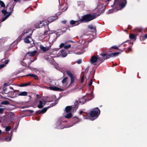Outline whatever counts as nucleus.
<instances>
[{
  "instance_id": "1",
  "label": "nucleus",
  "mask_w": 147,
  "mask_h": 147,
  "mask_svg": "<svg viewBox=\"0 0 147 147\" xmlns=\"http://www.w3.org/2000/svg\"><path fill=\"white\" fill-rule=\"evenodd\" d=\"M97 15L95 13L92 15L90 13L84 15L81 17V18L77 21H75L73 20H71L70 22V24L71 25H74L76 22L80 23H84L89 22L96 18Z\"/></svg>"
},
{
  "instance_id": "2",
  "label": "nucleus",
  "mask_w": 147,
  "mask_h": 147,
  "mask_svg": "<svg viewBox=\"0 0 147 147\" xmlns=\"http://www.w3.org/2000/svg\"><path fill=\"white\" fill-rule=\"evenodd\" d=\"M100 113V111L98 107H96L90 110L89 112L90 116L92 118V120L96 119Z\"/></svg>"
},
{
  "instance_id": "3",
  "label": "nucleus",
  "mask_w": 147,
  "mask_h": 147,
  "mask_svg": "<svg viewBox=\"0 0 147 147\" xmlns=\"http://www.w3.org/2000/svg\"><path fill=\"white\" fill-rule=\"evenodd\" d=\"M127 3L126 0H115L114 5L115 7L119 6L122 8L125 6Z\"/></svg>"
},
{
  "instance_id": "4",
  "label": "nucleus",
  "mask_w": 147,
  "mask_h": 147,
  "mask_svg": "<svg viewBox=\"0 0 147 147\" xmlns=\"http://www.w3.org/2000/svg\"><path fill=\"white\" fill-rule=\"evenodd\" d=\"M120 53V52L111 53H102L100 55L104 57V60H106L111 57L117 56Z\"/></svg>"
},
{
  "instance_id": "5",
  "label": "nucleus",
  "mask_w": 147,
  "mask_h": 147,
  "mask_svg": "<svg viewBox=\"0 0 147 147\" xmlns=\"http://www.w3.org/2000/svg\"><path fill=\"white\" fill-rule=\"evenodd\" d=\"M79 103L78 100H76L73 106H67L65 107V111L67 113L69 112L71 110H73V111L75 112L78 107Z\"/></svg>"
},
{
  "instance_id": "6",
  "label": "nucleus",
  "mask_w": 147,
  "mask_h": 147,
  "mask_svg": "<svg viewBox=\"0 0 147 147\" xmlns=\"http://www.w3.org/2000/svg\"><path fill=\"white\" fill-rule=\"evenodd\" d=\"M66 73L67 75L70 77L71 79V82L69 85V86H70L71 84L74 82L75 77L73 75V74L68 70L66 71Z\"/></svg>"
},
{
  "instance_id": "7",
  "label": "nucleus",
  "mask_w": 147,
  "mask_h": 147,
  "mask_svg": "<svg viewBox=\"0 0 147 147\" xmlns=\"http://www.w3.org/2000/svg\"><path fill=\"white\" fill-rule=\"evenodd\" d=\"M57 38V35L55 33H51L49 35V39L52 40V42H55Z\"/></svg>"
},
{
  "instance_id": "8",
  "label": "nucleus",
  "mask_w": 147,
  "mask_h": 147,
  "mask_svg": "<svg viewBox=\"0 0 147 147\" xmlns=\"http://www.w3.org/2000/svg\"><path fill=\"white\" fill-rule=\"evenodd\" d=\"M57 19L58 16L57 14H55L54 16L49 17L47 19V20L49 22L51 23Z\"/></svg>"
},
{
  "instance_id": "9",
  "label": "nucleus",
  "mask_w": 147,
  "mask_h": 147,
  "mask_svg": "<svg viewBox=\"0 0 147 147\" xmlns=\"http://www.w3.org/2000/svg\"><path fill=\"white\" fill-rule=\"evenodd\" d=\"M98 55L96 56L95 55H92L90 60V63L94 64V63L96 62L98 60Z\"/></svg>"
},
{
  "instance_id": "10",
  "label": "nucleus",
  "mask_w": 147,
  "mask_h": 147,
  "mask_svg": "<svg viewBox=\"0 0 147 147\" xmlns=\"http://www.w3.org/2000/svg\"><path fill=\"white\" fill-rule=\"evenodd\" d=\"M143 29L141 28H136L134 30V33L136 36H138L139 35L140 33H142Z\"/></svg>"
},
{
  "instance_id": "11",
  "label": "nucleus",
  "mask_w": 147,
  "mask_h": 147,
  "mask_svg": "<svg viewBox=\"0 0 147 147\" xmlns=\"http://www.w3.org/2000/svg\"><path fill=\"white\" fill-rule=\"evenodd\" d=\"M49 88L50 90L54 91H61L63 90V89L56 86H50Z\"/></svg>"
},
{
  "instance_id": "12",
  "label": "nucleus",
  "mask_w": 147,
  "mask_h": 147,
  "mask_svg": "<svg viewBox=\"0 0 147 147\" xmlns=\"http://www.w3.org/2000/svg\"><path fill=\"white\" fill-rule=\"evenodd\" d=\"M40 49L42 50L43 52H45L49 50L50 48L49 47H45L41 45L40 46Z\"/></svg>"
},
{
  "instance_id": "13",
  "label": "nucleus",
  "mask_w": 147,
  "mask_h": 147,
  "mask_svg": "<svg viewBox=\"0 0 147 147\" xmlns=\"http://www.w3.org/2000/svg\"><path fill=\"white\" fill-rule=\"evenodd\" d=\"M85 97V96H84L83 97L81 98H80L79 100V102H78L79 104V103L81 104H84L85 103L86 101V99H85L84 97Z\"/></svg>"
},
{
  "instance_id": "14",
  "label": "nucleus",
  "mask_w": 147,
  "mask_h": 147,
  "mask_svg": "<svg viewBox=\"0 0 147 147\" xmlns=\"http://www.w3.org/2000/svg\"><path fill=\"white\" fill-rule=\"evenodd\" d=\"M73 122L74 123V124L79 123L81 119L79 118L76 116H75L73 118Z\"/></svg>"
},
{
  "instance_id": "15",
  "label": "nucleus",
  "mask_w": 147,
  "mask_h": 147,
  "mask_svg": "<svg viewBox=\"0 0 147 147\" xmlns=\"http://www.w3.org/2000/svg\"><path fill=\"white\" fill-rule=\"evenodd\" d=\"M25 76H30L31 77H33L34 79L35 80H38V76L35 74H27Z\"/></svg>"
},
{
  "instance_id": "16",
  "label": "nucleus",
  "mask_w": 147,
  "mask_h": 147,
  "mask_svg": "<svg viewBox=\"0 0 147 147\" xmlns=\"http://www.w3.org/2000/svg\"><path fill=\"white\" fill-rule=\"evenodd\" d=\"M60 55L62 57H65L67 55V53L64 52V50L62 49L60 51Z\"/></svg>"
},
{
  "instance_id": "17",
  "label": "nucleus",
  "mask_w": 147,
  "mask_h": 147,
  "mask_svg": "<svg viewBox=\"0 0 147 147\" xmlns=\"http://www.w3.org/2000/svg\"><path fill=\"white\" fill-rule=\"evenodd\" d=\"M6 93L7 94V96L8 97L11 98H15V96H14V92H7Z\"/></svg>"
},
{
  "instance_id": "18",
  "label": "nucleus",
  "mask_w": 147,
  "mask_h": 147,
  "mask_svg": "<svg viewBox=\"0 0 147 147\" xmlns=\"http://www.w3.org/2000/svg\"><path fill=\"white\" fill-rule=\"evenodd\" d=\"M61 10H62L61 12H63L66 11L67 9V7H66V4H63L61 5L59 8Z\"/></svg>"
},
{
  "instance_id": "19",
  "label": "nucleus",
  "mask_w": 147,
  "mask_h": 147,
  "mask_svg": "<svg viewBox=\"0 0 147 147\" xmlns=\"http://www.w3.org/2000/svg\"><path fill=\"white\" fill-rule=\"evenodd\" d=\"M37 52V51H34L30 52L27 53V55H29L30 56H34L35 55Z\"/></svg>"
},
{
  "instance_id": "20",
  "label": "nucleus",
  "mask_w": 147,
  "mask_h": 147,
  "mask_svg": "<svg viewBox=\"0 0 147 147\" xmlns=\"http://www.w3.org/2000/svg\"><path fill=\"white\" fill-rule=\"evenodd\" d=\"M45 103L43 105V102L41 100H40L39 101V104L38 105L37 107L38 108H42L45 105Z\"/></svg>"
},
{
  "instance_id": "21",
  "label": "nucleus",
  "mask_w": 147,
  "mask_h": 147,
  "mask_svg": "<svg viewBox=\"0 0 147 147\" xmlns=\"http://www.w3.org/2000/svg\"><path fill=\"white\" fill-rule=\"evenodd\" d=\"M111 48L115 49H118L119 50H120V51L121 52H123L124 51V50L125 49V47H124L123 49H119L118 47L116 46H112L111 47Z\"/></svg>"
},
{
  "instance_id": "22",
  "label": "nucleus",
  "mask_w": 147,
  "mask_h": 147,
  "mask_svg": "<svg viewBox=\"0 0 147 147\" xmlns=\"http://www.w3.org/2000/svg\"><path fill=\"white\" fill-rule=\"evenodd\" d=\"M88 28L89 29L91 30L93 29L94 31L95 32H96V27L95 26H94L92 25H89L88 26Z\"/></svg>"
},
{
  "instance_id": "23",
  "label": "nucleus",
  "mask_w": 147,
  "mask_h": 147,
  "mask_svg": "<svg viewBox=\"0 0 147 147\" xmlns=\"http://www.w3.org/2000/svg\"><path fill=\"white\" fill-rule=\"evenodd\" d=\"M31 84V83L30 82H29L28 83H22L21 84H20L19 85V86L21 87H24L28 85H29Z\"/></svg>"
},
{
  "instance_id": "24",
  "label": "nucleus",
  "mask_w": 147,
  "mask_h": 147,
  "mask_svg": "<svg viewBox=\"0 0 147 147\" xmlns=\"http://www.w3.org/2000/svg\"><path fill=\"white\" fill-rule=\"evenodd\" d=\"M11 11L7 15H6L3 18L2 20V22L5 21L6 19H7L9 16L11 15Z\"/></svg>"
},
{
  "instance_id": "25",
  "label": "nucleus",
  "mask_w": 147,
  "mask_h": 147,
  "mask_svg": "<svg viewBox=\"0 0 147 147\" xmlns=\"http://www.w3.org/2000/svg\"><path fill=\"white\" fill-rule=\"evenodd\" d=\"M135 34H129V38L131 39H136V36Z\"/></svg>"
},
{
  "instance_id": "26",
  "label": "nucleus",
  "mask_w": 147,
  "mask_h": 147,
  "mask_svg": "<svg viewBox=\"0 0 147 147\" xmlns=\"http://www.w3.org/2000/svg\"><path fill=\"white\" fill-rule=\"evenodd\" d=\"M27 92L24 91L20 92L19 93L20 96H26L27 95Z\"/></svg>"
},
{
  "instance_id": "27",
  "label": "nucleus",
  "mask_w": 147,
  "mask_h": 147,
  "mask_svg": "<svg viewBox=\"0 0 147 147\" xmlns=\"http://www.w3.org/2000/svg\"><path fill=\"white\" fill-rule=\"evenodd\" d=\"M48 107H45L43 108L42 110H40V113L42 114H43L45 113L47 111L48 109Z\"/></svg>"
},
{
  "instance_id": "28",
  "label": "nucleus",
  "mask_w": 147,
  "mask_h": 147,
  "mask_svg": "<svg viewBox=\"0 0 147 147\" xmlns=\"http://www.w3.org/2000/svg\"><path fill=\"white\" fill-rule=\"evenodd\" d=\"M58 101L57 100H55L54 103H52L48 107V108H49L51 107L55 106L58 103Z\"/></svg>"
},
{
  "instance_id": "29",
  "label": "nucleus",
  "mask_w": 147,
  "mask_h": 147,
  "mask_svg": "<svg viewBox=\"0 0 147 147\" xmlns=\"http://www.w3.org/2000/svg\"><path fill=\"white\" fill-rule=\"evenodd\" d=\"M72 114L71 113H70L68 114H66L65 116V117L66 118H71L72 116Z\"/></svg>"
},
{
  "instance_id": "30",
  "label": "nucleus",
  "mask_w": 147,
  "mask_h": 147,
  "mask_svg": "<svg viewBox=\"0 0 147 147\" xmlns=\"http://www.w3.org/2000/svg\"><path fill=\"white\" fill-rule=\"evenodd\" d=\"M9 104V101L5 100L2 102L1 103V105H8Z\"/></svg>"
},
{
  "instance_id": "31",
  "label": "nucleus",
  "mask_w": 147,
  "mask_h": 147,
  "mask_svg": "<svg viewBox=\"0 0 147 147\" xmlns=\"http://www.w3.org/2000/svg\"><path fill=\"white\" fill-rule=\"evenodd\" d=\"M1 12L4 16H5L7 13L9 14V12H7L6 10L4 9L1 11Z\"/></svg>"
},
{
  "instance_id": "32",
  "label": "nucleus",
  "mask_w": 147,
  "mask_h": 147,
  "mask_svg": "<svg viewBox=\"0 0 147 147\" xmlns=\"http://www.w3.org/2000/svg\"><path fill=\"white\" fill-rule=\"evenodd\" d=\"M4 140L7 141H10L11 140V137L7 136L4 138Z\"/></svg>"
},
{
  "instance_id": "33",
  "label": "nucleus",
  "mask_w": 147,
  "mask_h": 147,
  "mask_svg": "<svg viewBox=\"0 0 147 147\" xmlns=\"http://www.w3.org/2000/svg\"><path fill=\"white\" fill-rule=\"evenodd\" d=\"M67 79H68L67 77H65L62 81V83L64 84V83H65L66 82Z\"/></svg>"
},
{
  "instance_id": "34",
  "label": "nucleus",
  "mask_w": 147,
  "mask_h": 147,
  "mask_svg": "<svg viewBox=\"0 0 147 147\" xmlns=\"http://www.w3.org/2000/svg\"><path fill=\"white\" fill-rule=\"evenodd\" d=\"M0 5L2 7H5V5L3 2L1 0H0Z\"/></svg>"
},
{
  "instance_id": "35",
  "label": "nucleus",
  "mask_w": 147,
  "mask_h": 147,
  "mask_svg": "<svg viewBox=\"0 0 147 147\" xmlns=\"http://www.w3.org/2000/svg\"><path fill=\"white\" fill-rule=\"evenodd\" d=\"M24 41L26 43H30V41L28 38H25L24 39Z\"/></svg>"
},
{
  "instance_id": "36",
  "label": "nucleus",
  "mask_w": 147,
  "mask_h": 147,
  "mask_svg": "<svg viewBox=\"0 0 147 147\" xmlns=\"http://www.w3.org/2000/svg\"><path fill=\"white\" fill-rule=\"evenodd\" d=\"M132 49L131 47H129L128 48L127 51H125V52L126 53H128L130 51H132Z\"/></svg>"
},
{
  "instance_id": "37",
  "label": "nucleus",
  "mask_w": 147,
  "mask_h": 147,
  "mask_svg": "<svg viewBox=\"0 0 147 147\" xmlns=\"http://www.w3.org/2000/svg\"><path fill=\"white\" fill-rule=\"evenodd\" d=\"M71 47V45L69 44V45H68L64 46V48L65 49H68V48H70Z\"/></svg>"
},
{
  "instance_id": "38",
  "label": "nucleus",
  "mask_w": 147,
  "mask_h": 147,
  "mask_svg": "<svg viewBox=\"0 0 147 147\" xmlns=\"http://www.w3.org/2000/svg\"><path fill=\"white\" fill-rule=\"evenodd\" d=\"M11 129V127L9 126H7L6 127L5 130L6 131H9Z\"/></svg>"
},
{
  "instance_id": "39",
  "label": "nucleus",
  "mask_w": 147,
  "mask_h": 147,
  "mask_svg": "<svg viewBox=\"0 0 147 147\" xmlns=\"http://www.w3.org/2000/svg\"><path fill=\"white\" fill-rule=\"evenodd\" d=\"M145 39L144 36H140V40L141 41H143Z\"/></svg>"
},
{
  "instance_id": "40",
  "label": "nucleus",
  "mask_w": 147,
  "mask_h": 147,
  "mask_svg": "<svg viewBox=\"0 0 147 147\" xmlns=\"http://www.w3.org/2000/svg\"><path fill=\"white\" fill-rule=\"evenodd\" d=\"M102 57H98V60L99 61H100L102 60L103 59L104 60V57H103L102 56Z\"/></svg>"
},
{
  "instance_id": "41",
  "label": "nucleus",
  "mask_w": 147,
  "mask_h": 147,
  "mask_svg": "<svg viewBox=\"0 0 147 147\" xmlns=\"http://www.w3.org/2000/svg\"><path fill=\"white\" fill-rule=\"evenodd\" d=\"M26 111L30 114H32L34 112V111L32 110H28Z\"/></svg>"
},
{
  "instance_id": "42",
  "label": "nucleus",
  "mask_w": 147,
  "mask_h": 147,
  "mask_svg": "<svg viewBox=\"0 0 147 147\" xmlns=\"http://www.w3.org/2000/svg\"><path fill=\"white\" fill-rule=\"evenodd\" d=\"M4 109V108H0V113H3V111Z\"/></svg>"
},
{
  "instance_id": "43",
  "label": "nucleus",
  "mask_w": 147,
  "mask_h": 147,
  "mask_svg": "<svg viewBox=\"0 0 147 147\" xmlns=\"http://www.w3.org/2000/svg\"><path fill=\"white\" fill-rule=\"evenodd\" d=\"M3 89L5 93L7 92V88L6 87L4 86L3 88Z\"/></svg>"
},
{
  "instance_id": "44",
  "label": "nucleus",
  "mask_w": 147,
  "mask_h": 147,
  "mask_svg": "<svg viewBox=\"0 0 147 147\" xmlns=\"http://www.w3.org/2000/svg\"><path fill=\"white\" fill-rule=\"evenodd\" d=\"M64 44L63 43H61L59 45V47L60 48H62L64 46Z\"/></svg>"
},
{
  "instance_id": "45",
  "label": "nucleus",
  "mask_w": 147,
  "mask_h": 147,
  "mask_svg": "<svg viewBox=\"0 0 147 147\" xmlns=\"http://www.w3.org/2000/svg\"><path fill=\"white\" fill-rule=\"evenodd\" d=\"M77 63L78 64H80L82 63V60L81 59H80L78 60L77 61Z\"/></svg>"
},
{
  "instance_id": "46",
  "label": "nucleus",
  "mask_w": 147,
  "mask_h": 147,
  "mask_svg": "<svg viewBox=\"0 0 147 147\" xmlns=\"http://www.w3.org/2000/svg\"><path fill=\"white\" fill-rule=\"evenodd\" d=\"M92 82H93L92 80V79H91L90 80V83L89 84V86H90L92 85Z\"/></svg>"
},
{
  "instance_id": "47",
  "label": "nucleus",
  "mask_w": 147,
  "mask_h": 147,
  "mask_svg": "<svg viewBox=\"0 0 147 147\" xmlns=\"http://www.w3.org/2000/svg\"><path fill=\"white\" fill-rule=\"evenodd\" d=\"M84 80V76H82V78H81V83H82L83 82Z\"/></svg>"
},
{
  "instance_id": "48",
  "label": "nucleus",
  "mask_w": 147,
  "mask_h": 147,
  "mask_svg": "<svg viewBox=\"0 0 147 147\" xmlns=\"http://www.w3.org/2000/svg\"><path fill=\"white\" fill-rule=\"evenodd\" d=\"M40 110H39L38 111H36V115H37L38 114L41 113H40Z\"/></svg>"
},
{
  "instance_id": "49",
  "label": "nucleus",
  "mask_w": 147,
  "mask_h": 147,
  "mask_svg": "<svg viewBox=\"0 0 147 147\" xmlns=\"http://www.w3.org/2000/svg\"><path fill=\"white\" fill-rule=\"evenodd\" d=\"M5 66V65L4 64H1L0 65V69L3 67Z\"/></svg>"
},
{
  "instance_id": "50",
  "label": "nucleus",
  "mask_w": 147,
  "mask_h": 147,
  "mask_svg": "<svg viewBox=\"0 0 147 147\" xmlns=\"http://www.w3.org/2000/svg\"><path fill=\"white\" fill-rule=\"evenodd\" d=\"M13 7L12 8L11 7H10L9 8V10H10V12L11 11V13H12V12L13 11Z\"/></svg>"
},
{
  "instance_id": "51",
  "label": "nucleus",
  "mask_w": 147,
  "mask_h": 147,
  "mask_svg": "<svg viewBox=\"0 0 147 147\" xmlns=\"http://www.w3.org/2000/svg\"><path fill=\"white\" fill-rule=\"evenodd\" d=\"M66 22L67 21L66 20H64L61 21V22L64 24H66Z\"/></svg>"
},
{
  "instance_id": "52",
  "label": "nucleus",
  "mask_w": 147,
  "mask_h": 147,
  "mask_svg": "<svg viewBox=\"0 0 147 147\" xmlns=\"http://www.w3.org/2000/svg\"><path fill=\"white\" fill-rule=\"evenodd\" d=\"M48 32V31L45 32H44V34L45 35H47L48 34L47 33Z\"/></svg>"
},
{
  "instance_id": "53",
  "label": "nucleus",
  "mask_w": 147,
  "mask_h": 147,
  "mask_svg": "<svg viewBox=\"0 0 147 147\" xmlns=\"http://www.w3.org/2000/svg\"><path fill=\"white\" fill-rule=\"evenodd\" d=\"M20 96L19 95V93L18 94V93H16V94H15V95L14 96H14H15V97H16L17 96Z\"/></svg>"
},
{
  "instance_id": "54",
  "label": "nucleus",
  "mask_w": 147,
  "mask_h": 147,
  "mask_svg": "<svg viewBox=\"0 0 147 147\" xmlns=\"http://www.w3.org/2000/svg\"><path fill=\"white\" fill-rule=\"evenodd\" d=\"M15 2H20L21 0H13Z\"/></svg>"
},
{
  "instance_id": "55",
  "label": "nucleus",
  "mask_w": 147,
  "mask_h": 147,
  "mask_svg": "<svg viewBox=\"0 0 147 147\" xmlns=\"http://www.w3.org/2000/svg\"><path fill=\"white\" fill-rule=\"evenodd\" d=\"M144 38L145 39L146 38H147V34H146L144 36Z\"/></svg>"
},
{
  "instance_id": "56",
  "label": "nucleus",
  "mask_w": 147,
  "mask_h": 147,
  "mask_svg": "<svg viewBox=\"0 0 147 147\" xmlns=\"http://www.w3.org/2000/svg\"><path fill=\"white\" fill-rule=\"evenodd\" d=\"M131 26L130 25H128V29H130L131 28Z\"/></svg>"
},
{
  "instance_id": "57",
  "label": "nucleus",
  "mask_w": 147,
  "mask_h": 147,
  "mask_svg": "<svg viewBox=\"0 0 147 147\" xmlns=\"http://www.w3.org/2000/svg\"><path fill=\"white\" fill-rule=\"evenodd\" d=\"M31 37V36L30 35H28V36H27L26 38H28V39L29 38H30Z\"/></svg>"
},
{
  "instance_id": "58",
  "label": "nucleus",
  "mask_w": 147,
  "mask_h": 147,
  "mask_svg": "<svg viewBox=\"0 0 147 147\" xmlns=\"http://www.w3.org/2000/svg\"><path fill=\"white\" fill-rule=\"evenodd\" d=\"M83 112V111H81L80 112H79V113H80V115H81L82 113Z\"/></svg>"
},
{
  "instance_id": "59",
  "label": "nucleus",
  "mask_w": 147,
  "mask_h": 147,
  "mask_svg": "<svg viewBox=\"0 0 147 147\" xmlns=\"http://www.w3.org/2000/svg\"><path fill=\"white\" fill-rule=\"evenodd\" d=\"M127 41H125V42H124L122 44H121V45L119 46L118 47H119H119H120L121 45H122L124 43H125V42H127Z\"/></svg>"
},
{
  "instance_id": "60",
  "label": "nucleus",
  "mask_w": 147,
  "mask_h": 147,
  "mask_svg": "<svg viewBox=\"0 0 147 147\" xmlns=\"http://www.w3.org/2000/svg\"><path fill=\"white\" fill-rule=\"evenodd\" d=\"M28 32H24L23 33H22V35L23 36L24 34L25 33H28Z\"/></svg>"
},
{
  "instance_id": "61",
  "label": "nucleus",
  "mask_w": 147,
  "mask_h": 147,
  "mask_svg": "<svg viewBox=\"0 0 147 147\" xmlns=\"http://www.w3.org/2000/svg\"><path fill=\"white\" fill-rule=\"evenodd\" d=\"M8 62H9V60H7L5 62V64H7L8 63Z\"/></svg>"
},
{
  "instance_id": "62",
  "label": "nucleus",
  "mask_w": 147,
  "mask_h": 147,
  "mask_svg": "<svg viewBox=\"0 0 147 147\" xmlns=\"http://www.w3.org/2000/svg\"><path fill=\"white\" fill-rule=\"evenodd\" d=\"M90 74L89 75H88V76L87 77V79H88L89 78V76H90ZM86 78H87V77H86Z\"/></svg>"
},
{
  "instance_id": "63",
  "label": "nucleus",
  "mask_w": 147,
  "mask_h": 147,
  "mask_svg": "<svg viewBox=\"0 0 147 147\" xmlns=\"http://www.w3.org/2000/svg\"><path fill=\"white\" fill-rule=\"evenodd\" d=\"M11 114L12 115H14V113H11Z\"/></svg>"
},
{
  "instance_id": "64",
  "label": "nucleus",
  "mask_w": 147,
  "mask_h": 147,
  "mask_svg": "<svg viewBox=\"0 0 147 147\" xmlns=\"http://www.w3.org/2000/svg\"><path fill=\"white\" fill-rule=\"evenodd\" d=\"M10 88L11 89H13V88L11 87H10Z\"/></svg>"
}]
</instances>
